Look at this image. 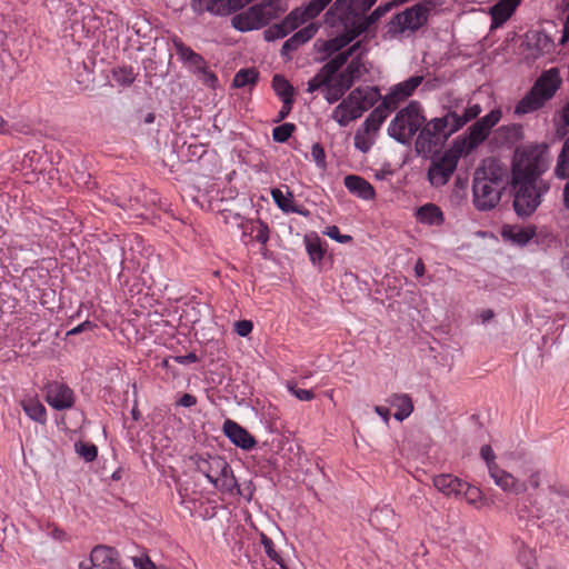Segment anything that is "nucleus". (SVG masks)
<instances>
[{
    "label": "nucleus",
    "mask_w": 569,
    "mask_h": 569,
    "mask_svg": "<svg viewBox=\"0 0 569 569\" xmlns=\"http://www.w3.org/2000/svg\"><path fill=\"white\" fill-rule=\"evenodd\" d=\"M549 167L548 147L533 144L517 149L512 161L513 208L518 216L528 217L541 203L549 184L539 177Z\"/></svg>",
    "instance_id": "nucleus-1"
},
{
    "label": "nucleus",
    "mask_w": 569,
    "mask_h": 569,
    "mask_svg": "<svg viewBox=\"0 0 569 569\" xmlns=\"http://www.w3.org/2000/svg\"><path fill=\"white\" fill-rule=\"evenodd\" d=\"M508 168L496 158L482 160L473 174V203L479 210L495 208L508 184Z\"/></svg>",
    "instance_id": "nucleus-2"
},
{
    "label": "nucleus",
    "mask_w": 569,
    "mask_h": 569,
    "mask_svg": "<svg viewBox=\"0 0 569 569\" xmlns=\"http://www.w3.org/2000/svg\"><path fill=\"white\" fill-rule=\"evenodd\" d=\"M288 0H261L232 18V26L239 31H250L264 27L284 12Z\"/></svg>",
    "instance_id": "nucleus-3"
},
{
    "label": "nucleus",
    "mask_w": 569,
    "mask_h": 569,
    "mask_svg": "<svg viewBox=\"0 0 569 569\" xmlns=\"http://www.w3.org/2000/svg\"><path fill=\"white\" fill-rule=\"evenodd\" d=\"M455 132L447 114L425 122L419 129V134L416 139V152L423 157L436 153Z\"/></svg>",
    "instance_id": "nucleus-4"
},
{
    "label": "nucleus",
    "mask_w": 569,
    "mask_h": 569,
    "mask_svg": "<svg viewBox=\"0 0 569 569\" xmlns=\"http://www.w3.org/2000/svg\"><path fill=\"white\" fill-rule=\"evenodd\" d=\"M197 471L201 472L220 492L231 493L237 487L233 471L220 456H197L192 458Z\"/></svg>",
    "instance_id": "nucleus-5"
},
{
    "label": "nucleus",
    "mask_w": 569,
    "mask_h": 569,
    "mask_svg": "<svg viewBox=\"0 0 569 569\" xmlns=\"http://www.w3.org/2000/svg\"><path fill=\"white\" fill-rule=\"evenodd\" d=\"M426 122L421 104L411 101L406 108L397 112L388 127V133L398 142L408 143Z\"/></svg>",
    "instance_id": "nucleus-6"
},
{
    "label": "nucleus",
    "mask_w": 569,
    "mask_h": 569,
    "mask_svg": "<svg viewBox=\"0 0 569 569\" xmlns=\"http://www.w3.org/2000/svg\"><path fill=\"white\" fill-rule=\"evenodd\" d=\"M377 0H336L327 12L330 23H340L345 32L355 31L358 22Z\"/></svg>",
    "instance_id": "nucleus-7"
},
{
    "label": "nucleus",
    "mask_w": 569,
    "mask_h": 569,
    "mask_svg": "<svg viewBox=\"0 0 569 569\" xmlns=\"http://www.w3.org/2000/svg\"><path fill=\"white\" fill-rule=\"evenodd\" d=\"M462 151V148H451L446 150L440 157L432 158L428 169V180L431 186L442 187L450 180Z\"/></svg>",
    "instance_id": "nucleus-8"
},
{
    "label": "nucleus",
    "mask_w": 569,
    "mask_h": 569,
    "mask_svg": "<svg viewBox=\"0 0 569 569\" xmlns=\"http://www.w3.org/2000/svg\"><path fill=\"white\" fill-rule=\"evenodd\" d=\"M427 19L428 10L420 4H416L396 14L387 26V33L393 38L407 30L417 31L427 22Z\"/></svg>",
    "instance_id": "nucleus-9"
},
{
    "label": "nucleus",
    "mask_w": 569,
    "mask_h": 569,
    "mask_svg": "<svg viewBox=\"0 0 569 569\" xmlns=\"http://www.w3.org/2000/svg\"><path fill=\"white\" fill-rule=\"evenodd\" d=\"M393 2H389L377 7L369 16H363L361 21L355 27V31L343 32L331 41V44L336 50H340L342 47L349 44L362 32L367 31L372 24L377 23L391 8Z\"/></svg>",
    "instance_id": "nucleus-10"
},
{
    "label": "nucleus",
    "mask_w": 569,
    "mask_h": 569,
    "mask_svg": "<svg viewBox=\"0 0 569 569\" xmlns=\"http://www.w3.org/2000/svg\"><path fill=\"white\" fill-rule=\"evenodd\" d=\"M44 400L56 410L71 409L76 403L74 391L63 382L50 381L43 387Z\"/></svg>",
    "instance_id": "nucleus-11"
},
{
    "label": "nucleus",
    "mask_w": 569,
    "mask_h": 569,
    "mask_svg": "<svg viewBox=\"0 0 569 569\" xmlns=\"http://www.w3.org/2000/svg\"><path fill=\"white\" fill-rule=\"evenodd\" d=\"M309 19L305 9H295L280 23H274L266 31V39L271 41L284 38Z\"/></svg>",
    "instance_id": "nucleus-12"
},
{
    "label": "nucleus",
    "mask_w": 569,
    "mask_h": 569,
    "mask_svg": "<svg viewBox=\"0 0 569 569\" xmlns=\"http://www.w3.org/2000/svg\"><path fill=\"white\" fill-rule=\"evenodd\" d=\"M490 478L502 491L521 495L527 491L526 482L520 481L512 473L503 470L498 465L490 466Z\"/></svg>",
    "instance_id": "nucleus-13"
},
{
    "label": "nucleus",
    "mask_w": 569,
    "mask_h": 569,
    "mask_svg": "<svg viewBox=\"0 0 569 569\" xmlns=\"http://www.w3.org/2000/svg\"><path fill=\"white\" fill-rule=\"evenodd\" d=\"M91 567L101 569H121L119 552L109 546L98 545L90 552V559L87 561Z\"/></svg>",
    "instance_id": "nucleus-14"
},
{
    "label": "nucleus",
    "mask_w": 569,
    "mask_h": 569,
    "mask_svg": "<svg viewBox=\"0 0 569 569\" xmlns=\"http://www.w3.org/2000/svg\"><path fill=\"white\" fill-rule=\"evenodd\" d=\"M561 84V77L557 68H551L543 71L537 79L532 89L538 93L539 97L546 102L550 100Z\"/></svg>",
    "instance_id": "nucleus-15"
},
{
    "label": "nucleus",
    "mask_w": 569,
    "mask_h": 569,
    "mask_svg": "<svg viewBox=\"0 0 569 569\" xmlns=\"http://www.w3.org/2000/svg\"><path fill=\"white\" fill-rule=\"evenodd\" d=\"M222 431L234 446L243 450H251L257 445L253 436H251L247 429L231 419H227L223 422Z\"/></svg>",
    "instance_id": "nucleus-16"
},
{
    "label": "nucleus",
    "mask_w": 569,
    "mask_h": 569,
    "mask_svg": "<svg viewBox=\"0 0 569 569\" xmlns=\"http://www.w3.org/2000/svg\"><path fill=\"white\" fill-rule=\"evenodd\" d=\"M422 76H412L409 79L396 84L383 100L396 110L399 103L410 97L421 84Z\"/></svg>",
    "instance_id": "nucleus-17"
},
{
    "label": "nucleus",
    "mask_w": 569,
    "mask_h": 569,
    "mask_svg": "<svg viewBox=\"0 0 569 569\" xmlns=\"http://www.w3.org/2000/svg\"><path fill=\"white\" fill-rule=\"evenodd\" d=\"M355 96L348 94L347 98L333 109L331 118L338 122L340 127H347L350 122L362 117L359 108L353 106Z\"/></svg>",
    "instance_id": "nucleus-18"
},
{
    "label": "nucleus",
    "mask_w": 569,
    "mask_h": 569,
    "mask_svg": "<svg viewBox=\"0 0 569 569\" xmlns=\"http://www.w3.org/2000/svg\"><path fill=\"white\" fill-rule=\"evenodd\" d=\"M349 94L355 96L352 102L355 107L360 109L359 112L361 116L373 107L381 98L380 91L376 87H359L353 89Z\"/></svg>",
    "instance_id": "nucleus-19"
},
{
    "label": "nucleus",
    "mask_w": 569,
    "mask_h": 569,
    "mask_svg": "<svg viewBox=\"0 0 569 569\" xmlns=\"http://www.w3.org/2000/svg\"><path fill=\"white\" fill-rule=\"evenodd\" d=\"M348 191L363 200H372L376 196L375 188L365 178L357 174H348L343 179Z\"/></svg>",
    "instance_id": "nucleus-20"
},
{
    "label": "nucleus",
    "mask_w": 569,
    "mask_h": 569,
    "mask_svg": "<svg viewBox=\"0 0 569 569\" xmlns=\"http://www.w3.org/2000/svg\"><path fill=\"white\" fill-rule=\"evenodd\" d=\"M522 0H499L490 9L491 27L499 28L511 18Z\"/></svg>",
    "instance_id": "nucleus-21"
},
{
    "label": "nucleus",
    "mask_w": 569,
    "mask_h": 569,
    "mask_svg": "<svg viewBox=\"0 0 569 569\" xmlns=\"http://www.w3.org/2000/svg\"><path fill=\"white\" fill-rule=\"evenodd\" d=\"M20 406L24 413L33 421L46 425L48 420L47 409L40 402L37 396H26L21 401Z\"/></svg>",
    "instance_id": "nucleus-22"
},
{
    "label": "nucleus",
    "mask_w": 569,
    "mask_h": 569,
    "mask_svg": "<svg viewBox=\"0 0 569 569\" xmlns=\"http://www.w3.org/2000/svg\"><path fill=\"white\" fill-rule=\"evenodd\" d=\"M271 197L278 208L284 213H298L303 217L309 216V210L300 204H296L293 201V194L291 192L286 197L282 191L278 188L271 190Z\"/></svg>",
    "instance_id": "nucleus-23"
},
{
    "label": "nucleus",
    "mask_w": 569,
    "mask_h": 569,
    "mask_svg": "<svg viewBox=\"0 0 569 569\" xmlns=\"http://www.w3.org/2000/svg\"><path fill=\"white\" fill-rule=\"evenodd\" d=\"M393 109L382 99L381 103L377 106L362 123V128L367 132L377 133Z\"/></svg>",
    "instance_id": "nucleus-24"
},
{
    "label": "nucleus",
    "mask_w": 569,
    "mask_h": 569,
    "mask_svg": "<svg viewBox=\"0 0 569 569\" xmlns=\"http://www.w3.org/2000/svg\"><path fill=\"white\" fill-rule=\"evenodd\" d=\"M362 47V41H358L349 47L347 50L341 51L333 56L327 63H325L321 68L332 78L337 74V72L348 62L349 58H351L355 53L360 50Z\"/></svg>",
    "instance_id": "nucleus-25"
},
{
    "label": "nucleus",
    "mask_w": 569,
    "mask_h": 569,
    "mask_svg": "<svg viewBox=\"0 0 569 569\" xmlns=\"http://www.w3.org/2000/svg\"><path fill=\"white\" fill-rule=\"evenodd\" d=\"M433 486L446 496L461 495L466 482L452 475H439L433 478Z\"/></svg>",
    "instance_id": "nucleus-26"
},
{
    "label": "nucleus",
    "mask_w": 569,
    "mask_h": 569,
    "mask_svg": "<svg viewBox=\"0 0 569 569\" xmlns=\"http://www.w3.org/2000/svg\"><path fill=\"white\" fill-rule=\"evenodd\" d=\"M386 401L397 409L393 416L398 421H403L413 411L412 399L407 393H392Z\"/></svg>",
    "instance_id": "nucleus-27"
},
{
    "label": "nucleus",
    "mask_w": 569,
    "mask_h": 569,
    "mask_svg": "<svg viewBox=\"0 0 569 569\" xmlns=\"http://www.w3.org/2000/svg\"><path fill=\"white\" fill-rule=\"evenodd\" d=\"M317 32L315 24H309L293 36H291L282 46L281 54L289 56L290 52L296 51L300 46L308 42Z\"/></svg>",
    "instance_id": "nucleus-28"
},
{
    "label": "nucleus",
    "mask_w": 569,
    "mask_h": 569,
    "mask_svg": "<svg viewBox=\"0 0 569 569\" xmlns=\"http://www.w3.org/2000/svg\"><path fill=\"white\" fill-rule=\"evenodd\" d=\"M416 218L419 222L428 226H441L445 221L443 212L433 203L421 206L416 212Z\"/></svg>",
    "instance_id": "nucleus-29"
},
{
    "label": "nucleus",
    "mask_w": 569,
    "mask_h": 569,
    "mask_svg": "<svg viewBox=\"0 0 569 569\" xmlns=\"http://www.w3.org/2000/svg\"><path fill=\"white\" fill-rule=\"evenodd\" d=\"M543 104L545 101L531 88L529 92H527L526 96L515 107V113L518 116L531 113L542 108Z\"/></svg>",
    "instance_id": "nucleus-30"
},
{
    "label": "nucleus",
    "mask_w": 569,
    "mask_h": 569,
    "mask_svg": "<svg viewBox=\"0 0 569 569\" xmlns=\"http://www.w3.org/2000/svg\"><path fill=\"white\" fill-rule=\"evenodd\" d=\"M536 234V230L532 227L523 228L518 226L505 227L502 236L512 242L523 246L528 243Z\"/></svg>",
    "instance_id": "nucleus-31"
},
{
    "label": "nucleus",
    "mask_w": 569,
    "mask_h": 569,
    "mask_svg": "<svg viewBox=\"0 0 569 569\" xmlns=\"http://www.w3.org/2000/svg\"><path fill=\"white\" fill-rule=\"evenodd\" d=\"M481 112V108L479 104H473L467 108L463 111V114H458L456 112H448L447 117L450 123L453 127V130L457 132L460 128H462L467 122L476 119Z\"/></svg>",
    "instance_id": "nucleus-32"
},
{
    "label": "nucleus",
    "mask_w": 569,
    "mask_h": 569,
    "mask_svg": "<svg viewBox=\"0 0 569 569\" xmlns=\"http://www.w3.org/2000/svg\"><path fill=\"white\" fill-rule=\"evenodd\" d=\"M489 136V132L476 121L469 129L468 134L463 141L467 151H471L482 143Z\"/></svg>",
    "instance_id": "nucleus-33"
},
{
    "label": "nucleus",
    "mask_w": 569,
    "mask_h": 569,
    "mask_svg": "<svg viewBox=\"0 0 569 569\" xmlns=\"http://www.w3.org/2000/svg\"><path fill=\"white\" fill-rule=\"evenodd\" d=\"M532 47L536 50L537 57L550 54L555 51L556 44L547 33L537 31L532 34Z\"/></svg>",
    "instance_id": "nucleus-34"
},
{
    "label": "nucleus",
    "mask_w": 569,
    "mask_h": 569,
    "mask_svg": "<svg viewBox=\"0 0 569 569\" xmlns=\"http://www.w3.org/2000/svg\"><path fill=\"white\" fill-rule=\"evenodd\" d=\"M306 249L313 263L320 262L323 259L326 250L322 248L321 240L317 234L306 236Z\"/></svg>",
    "instance_id": "nucleus-35"
},
{
    "label": "nucleus",
    "mask_w": 569,
    "mask_h": 569,
    "mask_svg": "<svg viewBox=\"0 0 569 569\" xmlns=\"http://www.w3.org/2000/svg\"><path fill=\"white\" fill-rule=\"evenodd\" d=\"M395 512L388 506H383L381 508H376L370 515V522L378 527L379 529H387V522L390 520L393 521Z\"/></svg>",
    "instance_id": "nucleus-36"
},
{
    "label": "nucleus",
    "mask_w": 569,
    "mask_h": 569,
    "mask_svg": "<svg viewBox=\"0 0 569 569\" xmlns=\"http://www.w3.org/2000/svg\"><path fill=\"white\" fill-rule=\"evenodd\" d=\"M259 72L254 68L240 69L233 77L232 84L236 88L253 86L257 83Z\"/></svg>",
    "instance_id": "nucleus-37"
},
{
    "label": "nucleus",
    "mask_w": 569,
    "mask_h": 569,
    "mask_svg": "<svg viewBox=\"0 0 569 569\" xmlns=\"http://www.w3.org/2000/svg\"><path fill=\"white\" fill-rule=\"evenodd\" d=\"M555 173L561 179L569 177V136L563 141L562 149L555 168Z\"/></svg>",
    "instance_id": "nucleus-38"
},
{
    "label": "nucleus",
    "mask_w": 569,
    "mask_h": 569,
    "mask_svg": "<svg viewBox=\"0 0 569 569\" xmlns=\"http://www.w3.org/2000/svg\"><path fill=\"white\" fill-rule=\"evenodd\" d=\"M272 88L281 100H293L295 89L282 76L276 74L272 79Z\"/></svg>",
    "instance_id": "nucleus-39"
},
{
    "label": "nucleus",
    "mask_w": 569,
    "mask_h": 569,
    "mask_svg": "<svg viewBox=\"0 0 569 569\" xmlns=\"http://www.w3.org/2000/svg\"><path fill=\"white\" fill-rule=\"evenodd\" d=\"M367 52V49L362 46L357 53L351 57L350 62L347 64L345 71L351 74L353 78L359 79L363 72L362 57Z\"/></svg>",
    "instance_id": "nucleus-40"
},
{
    "label": "nucleus",
    "mask_w": 569,
    "mask_h": 569,
    "mask_svg": "<svg viewBox=\"0 0 569 569\" xmlns=\"http://www.w3.org/2000/svg\"><path fill=\"white\" fill-rule=\"evenodd\" d=\"M376 133L367 132L362 127L355 134V147L362 153H367L375 143Z\"/></svg>",
    "instance_id": "nucleus-41"
},
{
    "label": "nucleus",
    "mask_w": 569,
    "mask_h": 569,
    "mask_svg": "<svg viewBox=\"0 0 569 569\" xmlns=\"http://www.w3.org/2000/svg\"><path fill=\"white\" fill-rule=\"evenodd\" d=\"M333 78L331 76H329L327 72H325V70L321 68L315 77H312L309 81H308V87H307V91L310 92V93H313L315 91L317 90H322V92L325 91L327 84H329V82L332 80Z\"/></svg>",
    "instance_id": "nucleus-42"
},
{
    "label": "nucleus",
    "mask_w": 569,
    "mask_h": 569,
    "mask_svg": "<svg viewBox=\"0 0 569 569\" xmlns=\"http://www.w3.org/2000/svg\"><path fill=\"white\" fill-rule=\"evenodd\" d=\"M74 450L87 462L93 461L98 456V448L91 442L78 441L74 443Z\"/></svg>",
    "instance_id": "nucleus-43"
},
{
    "label": "nucleus",
    "mask_w": 569,
    "mask_h": 569,
    "mask_svg": "<svg viewBox=\"0 0 569 569\" xmlns=\"http://www.w3.org/2000/svg\"><path fill=\"white\" fill-rule=\"evenodd\" d=\"M296 130V124L291 122L282 123L272 130V139L276 142H287Z\"/></svg>",
    "instance_id": "nucleus-44"
},
{
    "label": "nucleus",
    "mask_w": 569,
    "mask_h": 569,
    "mask_svg": "<svg viewBox=\"0 0 569 569\" xmlns=\"http://www.w3.org/2000/svg\"><path fill=\"white\" fill-rule=\"evenodd\" d=\"M346 92L347 91L342 89V87L336 80L332 79L329 84H327L323 91V96L329 103H335L339 101Z\"/></svg>",
    "instance_id": "nucleus-45"
},
{
    "label": "nucleus",
    "mask_w": 569,
    "mask_h": 569,
    "mask_svg": "<svg viewBox=\"0 0 569 569\" xmlns=\"http://www.w3.org/2000/svg\"><path fill=\"white\" fill-rule=\"evenodd\" d=\"M250 232L254 233L256 241L266 244L269 240V227L263 221L250 222Z\"/></svg>",
    "instance_id": "nucleus-46"
},
{
    "label": "nucleus",
    "mask_w": 569,
    "mask_h": 569,
    "mask_svg": "<svg viewBox=\"0 0 569 569\" xmlns=\"http://www.w3.org/2000/svg\"><path fill=\"white\" fill-rule=\"evenodd\" d=\"M113 78L122 86H130L134 81L136 74L131 67H122L113 71Z\"/></svg>",
    "instance_id": "nucleus-47"
},
{
    "label": "nucleus",
    "mask_w": 569,
    "mask_h": 569,
    "mask_svg": "<svg viewBox=\"0 0 569 569\" xmlns=\"http://www.w3.org/2000/svg\"><path fill=\"white\" fill-rule=\"evenodd\" d=\"M261 543L263 546V549H264L266 553L268 555V557L272 561L278 563L280 567H281V565H284L282 558L280 557V555L274 549L273 541L269 537L263 535V533L261 535Z\"/></svg>",
    "instance_id": "nucleus-48"
},
{
    "label": "nucleus",
    "mask_w": 569,
    "mask_h": 569,
    "mask_svg": "<svg viewBox=\"0 0 569 569\" xmlns=\"http://www.w3.org/2000/svg\"><path fill=\"white\" fill-rule=\"evenodd\" d=\"M501 116V111L499 109H495L477 121L485 128V130H487V132L490 133V130L500 121Z\"/></svg>",
    "instance_id": "nucleus-49"
},
{
    "label": "nucleus",
    "mask_w": 569,
    "mask_h": 569,
    "mask_svg": "<svg viewBox=\"0 0 569 569\" xmlns=\"http://www.w3.org/2000/svg\"><path fill=\"white\" fill-rule=\"evenodd\" d=\"M501 116V111L499 109H495L477 121L485 128V130H487V132L490 133V130L500 121Z\"/></svg>",
    "instance_id": "nucleus-50"
},
{
    "label": "nucleus",
    "mask_w": 569,
    "mask_h": 569,
    "mask_svg": "<svg viewBox=\"0 0 569 569\" xmlns=\"http://www.w3.org/2000/svg\"><path fill=\"white\" fill-rule=\"evenodd\" d=\"M330 2L331 0H311L305 7L307 18H316Z\"/></svg>",
    "instance_id": "nucleus-51"
},
{
    "label": "nucleus",
    "mask_w": 569,
    "mask_h": 569,
    "mask_svg": "<svg viewBox=\"0 0 569 569\" xmlns=\"http://www.w3.org/2000/svg\"><path fill=\"white\" fill-rule=\"evenodd\" d=\"M323 233L340 243H348L352 241V237L349 234H341L337 226L327 227Z\"/></svg>",
    "instance_id": "nucleus-52"
},
{
    "label": "nucleus",
    "mask_w": 569,
    "mask_h": 569,
    "mask_svg": "<svg viewBox=\"0 0 569 569\" xmlns=\"http://www.w3.org/2000/svg\"><path fill=\"white\" fill-rule=\"evenodd\" d=\"M467 501L471 505H477L481 500V491L479 488L470 486L466 482V487L462 491Z\"/></svg>",
    "instance_id": "nucleus-53"
},
{
    "label": "nucleus",
    "mask_w": 569,
    "mask_h": 569,
    "mask_svg": "<svg viewBox=\"0 0 569 569\" xmlns=\"http://www.w3.org/2000/svg\"><path fill=\"white\" fill-rule=\"evenodd\" d=\"M311 157L318 167H326V153L323 147L320 143H313L311 147Z\"/></svg>",
    "instance_id": "nucleus-54"
},
{
    "label": "nucleus",
    "mask_w": 569,
    "mask_h": 569,
    "mask_svg": "<svg viewBox=\"0 0 569 569\" xmlns=\"http://www.w3.org/2000/svg\"><path fill=\"white\" fill-rule=\"evenodd\" d=\"M177 54L188 62L190 58L196 53L191 48L187 47L181 40H173Z\"/></svg>",
    "instance_id": "nucleus-55"
},
{
    "label": "nucleus",
    "mask_w": 569,
    "mask_h": 569,
    "mask_svg": "<svg viewBox=\"0 0 569 569\" xmlns=\"http://www.w3.org/2000/svg\"><path fill=\"white\" fill-rule=\"evenodd\" d=\"M288 389L297 399L301 401H310L316 397L312 390L300 389L295 385H288Z\"/></svg>",
    "instance_id": "nucleus-56"
},
{
    "label": "nucleus",
    "mask_w": 569,
    "mask_h": 569,
    "mask_svg": "<svg viewBox=\"0 0 569 569\" xmlns=\"http://www.w3.org/2000/svg\"><path fill=\"white\" fill-rule=\"evenodd\" d=\"M560 505L562 506L561 510H557V513H559L557 517L553 518V522H558V527H561L562 522V516L566 520H569V496L563 497L560 499Z\"/></svg>",
    "instance_id": "nucleus-57"
},
{
    "label": "nucleus",
    "mask_w": 569,
    "mask_h": 569,
    "mask_svg": "<svg viewBox=\"0 0 569 569\" xmlns=\"http://www.w3.org/2000/svg\"><path fill=\"white\" fill-rule=\"evenodd\" d=\"M333 80H336L342 87V89L348 91L357 79L343 70L337 77H333Z\"/></svg>",
    "instance_id": "nucleus-58"
},
{
    "label": "nucleus",
    "mask_w": 569,
    "mask_h": 569,
    "mask_svg": "<svg viewBox=\"0 0 569 569\" xmlns=\"http://www.w3.org/2000/svg\"><path fill=\"white\" fill-rule=\"evenodd\" d=\"M253 325L250 320H239L234 323V331L240 337H247L251 333Z\"/></svg>",
    "instance_id": "nucleus-59"
},
{
    "label": "nucleus",
    "mask_w": 569,
    "mask_h": 569,
    "mask_svg": "<svg viewBox=\"0 0 569 569\" xmlns=\"http://www.w3.org/2000/svg\"><path fill=\"white\" fill-rule=\"evenodd\" d=\"M480 456L486 461L487 468H488V472H490V466L497 465L495 462L496 456H495V452H493L492 448L489 445L482 446L481 449H480Z\"/></svg>",
    "instance_id": "nucleus-60"
},
{
    "label": "nucleus",
    "mask_w": 569,
    "mask_h": 569,
    "mask_svg": "<svg viewBox=\"0 0 569 569\" xmlns=\"http://www.w3.org/2000/svg\"><path fill=\"white\" fill-rule=\"evenodd\" d=\"M199 74H200V80L206 86H208L210 88L216 87V84L218 82V78L213 72L209 71L207 67L204 68V70L200 71Z\"/></svg>",
    "instance_id": "nucleus-61"
},
{
    "label": "nucleus",
    "mask_w": 569,
    "mask_h": 569,
    "mask_svg": "<svg viewBox=\"0 0 569 569\" xmlns=\"http://www.w3.org/2000/svg\"><path fill=\"white\" fill-rule=\"evenodd\" d=\"M542 480V472L541 470H533L528 476V479L526 482L527 488L530 487L532 489H538L541 485Z\"/></svg>",
    "instance_id": "nucleus-62"
},
{
    "label": "nucleus",
    "mask_w": 569,
    "mask_h": 569,
    "mask_svg": "<svg viewBox=\"0 0 569 569\" xmlns=\"http://www.w3.org/2000/svg\"><path fill=\"white\" fill-rule=\"evenodd\" d=\"M189 66L194 68V70L199 73L200 71L204 70V68L207 67V63L204 61V59L199 54V53H194L190 60L188 61Z\"/></svg>",
    "instance_id": "nucleus-63"
},
{
    "label": "nucleus",
    "mask_w": 569,
    "mask_h": 569,
    "mask_svg": "<svg viewBox=\"0 0 569 569\" xmlns=\"http://www.w3.org/2000/svg\"><path fill=\"white\" fill-rule=\"evenodd\" d=\"M133 565L136 568L139 569H154L153 562L146 556V557H133Z\"/></svg>",
    "instance_id": "nucleus-64"
}]
</instances>
